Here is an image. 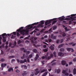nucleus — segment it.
<instances>
[{"instance_id":"obj_1","label":"nucleus","mask_w":76,"mask_h":76,"mask_svg":"<svg viewBox=\"0 0 76 76\" xmlns=\"http://www.w3.org/2000/svg\"><path fill=\"white\" fill-rule=\"evenodd\" d=\"M23 27H21L19 29H18L17 30V32H20V34L21 35H23L27 34V33H29L28 29H30L32 28V26H31L29 28H26V30L23 29Z\"/></svg>"},{"instance_id":"obj_2","label":"nucleus","mask_w":76,"mask_h":76,"mask_svg":"<svg viewBox=\"0 0 76 76\" xmlns=\"http://www.w3.org/2000/svg\"><path fill=\"white\" fill-rule=\"evenodd\" d=\"M76 14H72L71 15V17H70V18H66L65 19V20H72V21H73V20H76V17H73V16H75Z\"/></svg>"},{"instance_id":"obj_3","label":"nucleus","mask_w":76,"mask_h":76,"mask_svg":"<svg viewBox=\"0 0 76 76\" xmlns=\"http://www.w3.org/2000/svg\"><path fill=\"white\" fill-rule=\"evenodd\" d=\"M57 20V18H54L49 20H47L45 22V26H47V25L50 24V23L51 22V21H53V20Z\"/></svg>"},{"instance_id":"obj_4","label":"nucleus","mask_w":76,"mask_h":76,"mask_svg":"<svg viewBox=\"0 0 76 76\" xmlns=\"http://www.w3.org/2000/svg\"><path fill=\"white\" fill-rule=\"evenodd\" d=\"M4 36H5V37H7V34H6V33H4L3 34H2V37H3L2 38H3V42H5L6 41V37H4Z\"/></svg>"},{"instance_id":"obj_5","label":"nucleus","mask_w":76,"mask_h":76,"mask_svg":"<svg viewBox=\"0 0 76 76\" xmlns=\"http://www.w3.org/2000/svg\"><path fill=\"white\" fill-rule=\"evenodd\" d=\"M62 73L64 74L66 76H68L69 75V73L67 72V71L66 70H63Z\"/></svg>"},{"instance_id":"obj_6","label":"nucleus","mask_w":76,"mask_h":76,"mask_svg":"<svg viewBox=\"0 0 76 76\" xmlns=\"http://www.w3.org/2000/svg\"><path fill=\"white\" fill-rule=\"evenodd\" d=\"M7 66V64H1V67H2V68L1 69L2 70H3V68L4 67H5Z\"/></svg>"},{"instance_id":"obj_7","label":"nucleus","mask_w":76,"mask_h":76,"mask_svg":"<svg viewBox=\"0 0 76 76\" xmlns=\"http://www.w3.org/2000/svg\"><path fill=\"white\" fill-rule=\"evenodd\" d=\"M58 56H60V57H63V56H64V53L60 52L58 53Z\"/></svg>"},{"instance_id":"obj_8","label":"nucleus","mask_w":76,"mask_h":76,"mask_svg":"<svg viewBox=\"0 0 76 76\" xmlns=\"http://www.w3.org/2000/svg\"><path fill=\"white\" fill-rule=\"evenodd\" d=\"M25 62H27V60L26 59H24V60H21L20 61V63H24Z\"/></svg>"},{"instance_id":"obj_9","label":"nucleus","mask_w":76,"mask_h":76,"mask_svg":"<svg viewBox=\"0 0 76 76\" xmlns=\"http://www.w3.org/2000/svg\"><path fill=\"white\" fill-rule=\"evenodd\" d=\"M61 64L63 66L66 65V61L65 60H63L61 61Z\"/></svg>"},{"instance_id":"obj_10","label":"nucleus","mask_w":76,"mask_h":76,"mask_svg":"<svg viewBox=\"0 0 76 76\" xmlns=\"http://www.w3.org/2000/svg\"><path fill=\"white\" fill-rule=\"evenodd\" d=\"M54 35L53 34H52L51 35V38H52L53 39H56V36H53Z\"/></svg>"},{"instance_id":"obj_11","label":"nucleus","mask_w":76,"mask_h":76,"mask_svg":"<svg viewBox=\"0 0 76 76\" xmlns=\"http://www.w3.org/2000/svg\"><path fill=\"white\" fill-rule=\"evenodd\" d=\"M42 27H44V26L41 24H39L37 26V28H42Z\"/></svg>"},{"instance_id":"obj_12","label":"nucleus","mask_w":76,"mask_h":76,"mask_svg":"<svg viewBox=\"0 0 76 76\" xmlns=\"http://www.w3.org/2000/svg\"><path fill=\"white\" fill-rule=\"evenodd\" d=\"M45 58L46 59H48V60H49L51 58V57L50 56H48V55L45 56Z\"/></svg>"},{"instance_id":"obj_13","label":"nucleus","mask_w":76,"mask_h":76,"mask_svg":"<svg viewBox=\"0 0 76 76\" xmlns=\"http://www.w3.org/2000/svg\"><path fill=\"white\" fill-rule=\"evenodd\" d=\"M60 69H58L55 71V72H56L57 73H59L60 72Z\"/></svg>"},{"instance_id":"obj_14","label":"nucleus","mask_w":76,"mask_h":76,"mask_svg":"<svg viewBox=\"0 0 76 76\" xmlns=\"http://www.w3.org/2000/svg\"><path fill=\"white\" fill-rule=\"evenodd\" d=\"M50 48L52 51H53V50H54V47H53V45H51V46H50Z\"/></svg>"},{"instance_id":"obj_15","label":"nucleus","mask_w":76,"mask_h":76,"mask_svg":"<svg viewBox=\"0 0 76 76\" xmlns=\"http://www.w3.org/2000/svg\"><path fill=\"white\" fill-rule=\"evenodd\" d=\"M66 49L69 52H70V51H71V48H66Z\"/></svg>"},{"instance_id":"obj_16","label":"nucleus","mask_w":76,"mask_h":76,"mask_svg":"<svg viewBox=\"0 0 76 76\" xmlns=\"http://www.w3.org/2000/svg\"><path fill=\"white\" fill-rule=\"evenodd\" d=\"M13 69L12 68H9L8 70V72H10V71H12L13 72Z\"/></svg>"},{"instance_id":"obj_17","label":"nucleus","mask_w":76,"mask_h":76,"mask_svg":"<svg viewBox=\"0 0 76 76\" xmlns=\"http://www.w3.org/2000/svg\"><path fill=\"white\" fill-rule=\"evenodd\" d=\"M73 42H71L69 43V45H72V46H75V45H76V43H74V44Z\"/></svg>"},{"instance_id":"obj_18","label":"nucleus","mask_w":76,"mask_h":76,"mask_svg":"<svg viewBox=\"0 0 76 76\" xmlns=\"http://www.w3.org/2000/svg\"><path fill=\"white\" fill-rule=\"evenodd\" d=\"M74 75H75L76 74V69L75 68H74L73 71Z\"/></svg>"},{"instance_id":"obj_19","label":"nucleus","mask_w":76,"mask_h":76,"mask_svg":"<svg viewBox=\"0 0 76 76\" xmlns=\"http://www.w3.org/2000/svg\"><path fill=\"white\" fill-rule=\"evenodd\" d=\"M63 45H64V44H62L61 45H59L58 46V48H61V47H62Z\"/></svg>"},{"instance_id":"obj_20","label":"nucleus","mask_w":76,"mask_h":76,"mask_svg":"<svg viewBox=\"0 0 76 76\" xmlns=\"http://www.w3.org/2000/svg\"><path fill=\"white\" fill-rule=\"evenodd\" d=\"M0 61L1 62H3L5 61V59L4 58H2L0 59Z\"/></svg>"},{"instance_id":"obj_21","label":"nucleus","mask_w":76,"mask_h":76,"mask_svg":"<svg viewBox=\"0 0 76 76\" xmlns=\"http://www.w3.org/2000/svg\"><path fill=\"white\" fill-rule=\"evenodd\" d=\"M60 51L63 52L64 51V49L63 48H61L60 49Z\"/></svg>"},{"instance_id":"obj_22","label":"nucleus","mask_w":76,"mask_h":76,"mask_svg":"<svg viewBox=\"0 0 76 76\" xmlns=\"http://www.w3.org/2000/svg\"><path fill=\"white\" fill-rule=\"evenodd\" d=\"M48 74L47 72H45L42 75V76H46V75Z\"/></svg>"},{"instance_id":"obj_23","label":"nucleus","mask_w":76,"mask_h":76,"mask_svg":"<svg viewBox=\"0 0 76 76\" xmlns=\"http://www.w3.org/2000/svg\"><path fill=\"white\" fill-rule=\"evenodd\" d=\"M32 57H33V55H32V54H31L30 55H29L28 56V58H32Z\"/></svg>"},{"instance_id":"obj_24","label":"nucleus","mask_w":76,"mask_h":76,"mask_svg":"<svg viewBox=\"0 0 76 76\" xmlns=\"http://www.w3.org/2000/svg\"><path fill=\"white\" fill-rule=\"evenodd\" d=\"M33 52H34V53H37V50L36 49H34L33 50Z\"/></svg>"},{"instance_id":"obj_25","label":"nucleus","mask_w":76,"mask_h":76,"mask_svg":"<svg viewBox=\"0 0 76 76\" xmlns=\"http://www.w3.org/2000/svg\"><path fill=\"white\" fill-rule=\"evenodd\" d=\"M53 54H54V56L55 57H57V56H56V52L55 51L54 52Z\"/></svg>"},{"instance_id":"obj_26","label":"nucleus","mask_w":76,"mask_h":76,"mask_svg":"<svg viewBox=\"0 0 76 76\" xmlns=\"http://www.w3.org/2000/svg\"><path fill=\"white\" fill-rule=\"evenodd\" d=\"M57 22V20H55L53 21V22H52V24L54 25V23H56V22Z\"/></svg>"},{"instance_id":"obj_27","label":"nucleus","mask_w":76,"mask_h":76,"mask_svg":"<svg viewBox=\"0 0 76 76\" xmlns=\"http://www.w3.org/2000/svg\"><path fill=\"white\" fill-rule=\"evenodd\" d=\"M25 54L24 53L23 54V56L21 57V59H23V58H25Z\"/></svg>"},{"instance_id":"obj_28","label":"nucleus","mask_w":76,"mask_h":76,"mask_svg":"<svg viewBox=\"0 0 76 76\" xmlns=\"http://www.w3.org/2000/svg\"><path fill=\"white\" fill-rule=\"evenodd\" d=\"M39 73V71H36V72L35 73V75H37L38 73Z\"/></svg>"},{"instance_id":"obj_29","label":"nucleus","mask_w":76,"mask_h":76,"mask_svg":"<svg viewBox=\"0 0 76 76\" xmlns=\"http://www.w3.org/2000/svg\"><path fill=\"white\" fill-rule=\"evenodd\" d=\"M62 37H65L66 36V34L65 33H63L62 34Z\"/></svg>"},{"instance_id":"obj_30","label":"nucleus","mask_w":76,"mask_h":76,"mask_svg":"<svg viewBox=\"0 0 76 76\" xmlns=\"http://www.w3.org/2000/svg\"><path fill=\"white\" fill-rule=\"evenodd\" d=\"M21 42L22 41H21V40H19L18 42V44H20Z\"/></svg>"},{"instance_id":"obj_31","label":"nucleus","mask_w":76,"mask_h":76,"mask_svg":"<svg viewBox=\"0 0 76 76\" xmlns=\"http://www.w3.org/2000/svg\"><path fill=\"white\" fill-rule=\"evenodd\" d=\"M46 71H47V69H43L41 71V73H43V72H46Z\"/></svg>"},{"instance_id":"obj_32","label":"nucleus","mask_w":76,"mask_h":76,"mask_svg":"<svg viewBox=\"0 0 76 76\" xmlns=\"http://www.w3.org/2000/svg\"><path fill=\"white\" fill-rule=\"evenodd\" d=\"M64 29H65V31H69V29H67V27H66Z\"/></svg>"},{"instance_id":"obj_33","label":"nucleus","mask_w":76,"mask_h":76,"mask_svg":"<svg viewBox=\"0 0 76 76\" xmlns=\"http://www.w3.org/2000/svg\"><path fill=\"white\" fill-rule=\"evenodd\" d=\"M43 51L44 52H47L48 51V50H47V49H44L43 50Z\"/></svg>"},{"instance_id":"obj_34","label":"nucleus","mask_w":76,"mask_h":76,"mask_svg":"<svg viewBox=\"0 0 76 76\" xmlns=\"http://www.w3.org/2000/svg\"><path fill=\"white\" fill-rule=\"evenodd\" d=\"M15 56H11L9 57V58H14Z\"/></svg>"},{"instance_id":"obj_35","label":"nucleus","mask_w":76,"mask_h":76,"mask_svg":"<svg viewBox=\"0 0 76 76\" xmlns=\"http://www.w3.org/2000/svg\"><path fill=\"white\" fill-rule=\"evenodd\" d=\"M31 26H32V27H33L32 26H31V25H27V26H26V28H31Z\"/></svg>"},{"instance_id":"obj_36","label":"nucleus","mask_w":76,"mask_h":76,"mask_svg":"<svg viewBox=\"0 0 76 76\" xmlns=\"http://www.w3.org/2000/svg\"><path fill=\"white\" fill-rule=\"evenodd\" d=\"M0 45H1V39H2L1 37L0 36Z\"/></svg>"},{"instance_id":"obj_37","label":"nucleus","mask_w":76,"mask_h":76,"mask_svg":"<svg viewBox=\"0 0 76 76\" xmlns=\"http://www.w3.org/2000/svg\"><path fill=\"white\" fill-rule=\"evenodd\" d=\"M44 23V21H41L40 23V25H43Z\"/></svg>"},{"instance_id":"obj_38","label":"nucleus","mask_w":76,"mask_h":76,"mask_svg":"<svg viewBox=\"0 0 76 76\" xmlns=\"http://www.w3.org/2000/svg\"><path fill=\"white\" fill-rule=\"evenodd\" d=\"M38 22H37L36 23H34L33 24H32L31 25H37V24H38Z\"/></svg>"},{"instance_id":"obj_39","label":"nucleus","mask_w":76,"mask_h":76,"mask_svg":"<svg viewBox=\"0 0 76 76\" xmlns=\"http://www.w3.org/2000/svg\"><path fill=\"white\" fill-rule=\"evenodd\" d=\"M64 19H65V17H64L63 18H59V20H64Z\"/></svg>"},{"instance_id":"obj_40","label":"nucleus","mask_w":76,"mask_h":76,"mask_svg":"<svg viewBox=\"0 0 76 76\" xmlns=\"http://www.w3.org/2000/svg\"><path fill=\"white\" fill-rule=\"evenodd\" d=\"M56 28H57V26H54L53 27V30H55V29H56Z\"/></svg>"},{"instance_id":"obj_41","label":"nucleus","mask_w":76,"mask_h":76,"mask_svg":"<svg viewBox=\"0 0 76 76\" xmlns=\"http://www.w3.org/2000/svg\"><path fill=\"white\" fill-rule=\"evenodd\" d=\"M39 35H40V33L39 32H38L36 34L37 36H39Z\"/></svg>"},{"instance_id":"obj_42","label":"nucleus","mask_w":76,"mask_h":76,"mask_svg":"<svg viewBox=\"0 0 76 76\" xmlns=\"http://www.w3.org/2000/svg\"><path fill=\"white\" fill-rule=\"evenodd\" d=\"M17 37H19V36H20V34H19V33L18 32H17Z\"/></svg>"},{"instance_id":"obj_43","label":"nucleus","mask_w":76,"mask_h":76,"mask_svg":"<svg viewBox=\"0 0 76 76\" xmlns=\"http://www.w3.org/2000/svg\"><path fill=\"white\" fill-rule=\"evenodd\" d=\"M30 53V51H27V52H26V54H29Z\"/></svg>"},{"instance_id":"obj_44","label":"nucleus","mask_w":76,"mask_h":76,"mask_svg":"<svg viewBox=\"0 0 76 76\" xmlns=\"http://www.w3.org/2000/svg\"><path fill=\"white\" fill-rule=\"evenodd\" d=\"M14 35H16V32H13V33Z\"/></svg>"},{"instance_id":"obj_45","label":"nucleus","mask_w":76,"mask_h":76,"mask_svg":"<svg viewBox=\"0 0 76 76\" xmlns=\"http://www.w3.org/2000/svg\"><path fill=\"white\" fill-rule=\"evenodd\" d=\"M38 57H39V56L38 54H37L36 56V58H38Z\"/></svg>"},{"instance_id":"obj_46","label":"nucleus","mask_w":76,"mask_h":76,"mask_svg":"<svg viewBox=\"0 0 76 76\" xmlns=\"http://www.w3.org/2000/svg\"><path fill=\"white\" fill-rule=\"evenodd\" d=\"M64 41V40L63 39H61L60 43H62V42H63Z\"/></svg>"},{"instance_id":"obj_47","label":"nucleus","mask_w":76,"mask_h":76,"mask_svg":"<svg viewBox=\"0 0 76 76\" xmlns=\"http://www.w3.org/2000/svg\"><path fill=\"white\" fill-rule=\"evenodd\" d=\"M59 42V39H58L56 40V43L57 44H58V42Z\"/></svg>"},{"instance_id":"obj_48","label":"nucleus","mask_w":76,"mask_h":76,"mask_svg":"<svg viewBox=\"0 0 76 76\" xmlns=\"http://www.w3.org/2000/svg\"><path fill=\"white\" fill-rule=\"evenodd\" d=\"M15 59H12L11 60V62L12 63L13 61H15Z\"/></svg>"},{"instance_id":"obj_49","label":"nucleus","mask_w":76,"mask_h":76,"mask_svg":"<svg viewBox=\"0 0 76 76\" xmlns=\"http://www.w3.org/2000/svg\"><path fill=\"white\" fill-rule=\"evenodd\" d=\"M55 64H56V63L54 62L52 64V66H54V65H55Z\"/></svg>"},{"instance_id":"obj_50","label":"nucleus","mask_w":76,"mask_h":76,"mask_svg":"<svg viewBox=\"0 0 76 76\" xmlns=\"http://www.w3.org/2000/svg\"><path fill=\"white\" fill-rule=\"evenodd\" d=\"M27 74V73H24V74H23L22 75L23 76H26V74Z\"/></svg>"},{"instance_id":"obj_51","label":"nucleus","mask_w":76,"mask_h":76,"mask_svg":"<svg viewBox=\"0 0 76 76\" xmlns=\"http://www.w3.org/2000/svg\"><path fill=\"white\" fill-rule=\"evenodd\" d=\"M50 57V58L51 57H53V54L52 53L51 54Z\"/></svg>"},{"instance_id":"obj_52","label":"nucleus","mask_w":76,"mask_h":76,"mask_svg":"<svg viewBox=\"0 0 76 76\" xmlns=\"http://www.w3.org/2000/svg\"><path fill=\"white\" fill-rule=\"evenodd\" d=\"M17 44V43H16V42L15 41L14 45V46H16V45Z\"/></svg>"},{"instance_id":"obj_53","label":"nucleus","mask_w":76,"mask_h":76,"mask_svg":"<svg viewBox=\"0 0 76 76\" xmlns=\"http://www.w3.org/2000/svg\"><path fill=\"white\" fill-rule=\"evenodd\" d=\"M25 43H26L27 42H28V43H29V41L28 40H26L25 41Z\"/></svg>"},{"instance_id":"obj_54","label":"nucleus","mask_w":76,"mask_h":76,"mask_svg":"<svg viewBox=\"0 0 76 76\" xmlns=\"http://www.w3.org/2000/svg\"><path fill=\"white\" fill-rule=\"evenodd\" d=\"M71 52L72 53L74 52V50H73V49L71 48Z\"/></svg>"},{"instance_id":"obj_55","label":"nucleus","mask_w":76,"mask_h":76,"mask_svg":"<svg viewBox=\"0 0 76 76\" xmlns=\"http://www.w3.org/2000/svg\"><path fill=\"white\" fill-rule=\"evenodd\" d=\"M23 52H24V53H26V52H27V50H26V49H24V50Z\"/></svg>"},{"instance_id":"obj_56","label":"nucleus","mask_w":76,"mask_h":76,"mask_svg":"<svg viewBox=\"0 0 76 76\" xmlns=\"http://www.w3.org/2000/svg\"><path fill=\"white\" fill-rule=\"evenodd\" d=\"M44 38H48V36L47 35H45L44 36Z\"/></svg>"},{"instance_id":"obj_57","label":"nucleus","mask_w":76,"mask_h":76,"mask_svg":"<svg viewBox=\"0 0 76 76\" xmlns=\"http://www.w3.org/2000/svg\"><path fill=\"white\" fill-rule=\"evenodd\" d=\"M17 61L18 63H20V60H19V59H17Z\"/></svg>"},{"instance_id":"obj_58","label":"nucleus","mask_w":76,"mask_h":76,"mask_svg":"<svg viewBox=\"0 0 76 76\" xmlns=\"http://www.w3.org/2000/svg\"><path fill=\"white\" fill-rule=\"evenodd\" d=\"M16 72L17 73H19V71L18 69H17L16 70Z\"/></svg>"},{"instance_id":"obj_59","label":"nucleus","mask_w":76,"mask_h":76,"mask_svg":"<svg viewBox=\"0 0 76 76\" xmlns=\"http://www.w3.org/2000/svg\"><path fill=\"white\" fill-rule=\"evenodd\" d=\"M43 48H45L47 47V46L46 45H44L43 46Z\"/></svg>"},{"instance_id":"obj_60","label":"nucleus","mask_w":76,"mask_h":76,"mask_svg":"<svg viewBox=\"0 0 76 76\" xmlns=\"http://www.w3.org/2000/svg\"><path fill=\"white\" fill-rule=\"evenodd\" d=\"M20 50H22V51L23 50H25V48H20Z\"/></svg>"},{"instance_id":"obj_61","label":"nucleus","mask_w":76,"mask_h":76,"mask_svg":"<svg viewBox=\"0 0 76 76\" xmlns=\"http://www.w3.org/2000/svg\"><path fill=\"white\" fill-rule=\"evenodd\" d=\"M73 63L72 62H70L69 63V65H71V64H72Z\"/></svg>"},{"instance_id":"obj_62","label":"nucleus","mask_w":76,"mask_h":76,"mask_svg":"<svg viewBox=\"0 0 76 76\" xmlns=\"http://www.w3.org/2000/svg\"><path fill=\"white\" fill-rule=\"evenodd\" d=\"M29 58H27V61L28 62V63H29V61H29Z\"/></svg>"},{"instance_id":"obj_63","label":"nucleus","mask_w":76,"mask_h":76,"mask_svg":"<svg viewBox=\"0 0 76 76\" xmlns=\"http://www.w3.org/2000/svg\"><path fill=\"white\" fill-rule=\"evenodd\" d=\"M73 61H76V58H74L73 59Z\"/></svg>"},{"instance_id":"obj_64","label":"nucleus","mask_w":76,"mask_h":76,"mask_svg":"<svg viewBox=\"0 0 76 76\" xmlns=\"http://www.w3.org/2000/svg\"><path fill=\"white\" fill-rule=\"evenodd\" d=\"M69 24H71L72 23V21H69Z\"/></svg>"}]
</instances>
